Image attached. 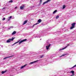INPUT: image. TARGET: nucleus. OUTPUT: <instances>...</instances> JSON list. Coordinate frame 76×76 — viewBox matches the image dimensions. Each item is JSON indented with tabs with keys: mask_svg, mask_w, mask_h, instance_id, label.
<instances>
[{
	"mask_svg": "<svg viewBox=\"0 0 76 76\" xmlns=\"http://www.w3.org/2000/svg\"><path fill=\"white\" fill-rule=\"evenodd\" d=\"M13 57V56H10L8 57H6L4 58V60L5 59H6V58H10V57Z\"/></svg>",
	"mask_w": 76,
	"mask_h": 76,
	"instance_id": "1a4fd4ad",
	"label": "nucleus"
},
{
	"mask_svg": "<svg viewBox=\"0 0 76 76\" xmlns=\"http://www.w3.org/2000/svg\"><path fill=\"white\" fill-rule=\"evenodd\" d=\"M76 67V64L75 65H74V66H73L71 69H73V68H74V67Z\"/></svg>",
	"mask_w": 76,
	"mask_h": 76,
	"instance_id": "f3484780",
	"label": "nucleus"
},
{
	"mask_svg": "<svg viewBox=\"0 0 76 76\" xmlns=\"http://www.w3.org/2000/svg\"><path fill=\"white\" fill-rule=\"evenodd\" d=\"M41 39H40V40H41Z\"/></svg>",
	"mask_w": 76,
	"mask_h": 76,
	"instance_id": "7c9ffc66",
	"label": "nucleus"
},
{
	"mask_svg": "<svg viewBox=\"0 0 76 76\" xmlns=\"http://www.w3.org/2000/svg\"><path fill=\"white\" fill-rule=\"evenodd\" d=\"M13 28V26H11L10 27V28Z\"/></svg>",
	"mask_w": 76,
	"mask_h": 76,
	"instance_id": "a878e982",
	"label": "nucleus"
},
{
	"mask_svg": "<svg viewBox=\"0 0 76 76\" xmlns=\"http://www.w3.org/2000/svg\"><path fill=\"white\" fill-rule=\"evenodd\" d=\"M39 61V60H37L34 61L33 62H30L29 64V65H30V64H33V63H36V62H37V61Z\"/></svg>",
	"mask_w": 76,
	"mask_h": 76,
	"instance_id": "20e7f679",
	"label": "nucleus"
},
{
	"mask_svg": "<svg viewBox=\"0 0 76 76\" xmlns=\"http://www.w3.org/2000/svg\"><path fill=\"white\" fill-rule=\"evenodd\" d=\"M70 72L72 73V74H74V73H75V72H74V71H71Z\"/></svg>",
	"mask_w": 76,
	"mask_h": 76,
	"instance_id": "4468645a",
	"label": "nucleus"
},
{
	"mask_svg": "<svg viewBox=\"0 0 76 76\" xmlns=\"http://www.w3.org/2000/svg\"><path fill=\"white\" fill-rule=\"evenodd\" d=\"M18 42H16L15 43L14 45H15V44H17V43H18Z\"/></svg>",
	"mask_w": 76,
	"mask_h": 76,
	"instance_id": "4be33fe9",
	"label": "nucleus"
},
{
	"mask_svg": "<svg viewBox=\"0 0 76 76\" xmlns=\"http://www.w3.org/2000/svg\"><path fill=\"white\" fill-rule=\"evenodd\" d=\"M40 3H41V2H42V0H40Z\"/></svg>",
	"mask_w": 76,
	"mask_h": 76,
	"instance_id": "bb28decb",
	"label": "nucleus"
},
{
	"mask_svg": "<svg viewBox=\"0 0 76 76\" xmlns=\"http://www.w3.org/2000/svg\"><path fill=\"white\" fill-rule=\"evenodd\" d=\"M9 29H10V28H9Z\"/></svg>",
	"mask_w": 76,
	"mask_h": 76,
	"instance_id": "473e14b6",
	"label": "nucleus"
},
{
	"mask_svg": "<svg viewBox=\"0 0 76 76\" xmlns=\"http://www.w3.org/2000/svg\"><path fill=\"white\" fill-rule=\"evenodd\" d=\"M6 72V71H2L1 72L2 74H4V73H5Z\"/></svg>",
	"mask_w": 76,
	"mask_h": 76,
	"instance_id": "dca6fc26",
	"label": "nucleus"
},
{
	"mask_svg": "<svg viewBox=\"0 0 76 76\" xmlns=\"http://www.w3.org/2000/svg\"><path fill=\"white\" fill-rule=\"evenodd\" d=\"M9 2L10 3H12V2H13V1L12 0L10 1H9Z\"/></svg>",
	"mask_w": 76,
	"mask_h": 76,
	"instance_id": "aec40b11",
	"label": "nucleus"
},
{
	"mask_svg": "<svg viewBox=\"0 0 76 76\" xmlns=\"http://www.w3.org/2000/svg\"><path fill=\"white\" fill-rule=\"evenodd\" d=\"M12 17L10 16V17L9 19H11L12 18Z\"/></svg>",
	"mask_w": 76,
	"mask_h": 76,
	"instance_id": "393cba45",
	"label": "nucleus"
},
{
	"mask_svg": "<svg viewBox=\"0 0 76 76\" xmlns=\"http://www.w3.org/2000/svg\"><path fill=\"white\" fill-rule=\"evenodd\" d=\"M58 18H59V16L58 15H57V16H56V19H58Z\"/></svg>",
	"mask_w": 76,
	"mask_h": 76,
	"instance_id": "a211bd4d",
	"label": "nucleus"
},
{
	"mask_svg": "<svg viewBox=\"0 0 76 76\" xmlns=\"http://www.w3.org/2000/svg\"><path fill=\"white\" fill-rule=\"evenodd\" d=\"M27 40V39H24V40H23L19 42V44H21L22 42H24V41H26Z\"/></svg>",
	"mask_w": 76,
	"mask_h": 76,
	"instance_id": "39448f33",
	"label": "nucleus"
},
{
	"mask_svg": "<svg viewBox=\"0 0 76 76\" xmlns=\"http://www.w3.org/2000/svg\"><path fill=\"white\" fill-rule=\"evenodd\" d=\"M20 9H21L22 10V9H23V6L20 7Z\"/></svg>",
	"mask_w": 76,
	"mask_h": 76,
	"instance_id": "ddd939ff",
	"label": "nucleus"
},
{
	"mask_svg": "<svg viewBox=\"0 0 76 76\" xmlns=\"http://www.w3.org/2000/svg\"><path fill=\"white\" fill-rule=\"evenodd\" d=\"M57 12V10H55L53 12V14H54L55 13H56Z\"/></svg>",
	"mask_w": 76,
	"mask_h": 76,
	"instance_id": "2eb2a0df",
	"label": "nucleus"
},
{
	"mask_svg": "<svg viewBox=\"0 0 76 76\" xmlns=\"http://www.w3.org/2000/svg\"><path fill=\"white\" fill-rule=\"evenodd\" d=\"M65 7H66V6L64 5L63 6V9H64Z\"/></svg>",
	"mask_w": 76,
	"mask_h": 76,
	"instance_id": "6ab92c4d",
	"label": "nucleus"
},
{
	"mask_svg": "<svg viewBox=\"0 0 76 76\" xmlns=\"http://www.w3.org/2000/svg\"><path fill=\"white\" fill-rule=\"evenodd\" d=\"M44 57V55H42V56H41V58H42V57Z\"/></svg>",
	"mask_w": 76,
	"mask_h": 76,
	"instance_id": "b1692460",
	"label": "nucleus"
},
{
	"mask_svg": "<svg viewBox=\"0 0 76 76\" xmlns=\"http://www.w3.org/2000/svg\"><path fill=\"white\" fill-rule=\"evenodd\" d=\"M41 20L39 19L38 21L37 22H39L37 23H36L35 24H34L33 26V27H34V26H35V25H37V24H38V23H40V22H41Z\"/></svg>",
	"mask_w": 76,
	"mask_h": 76,
	"instance_id": "7ed1b4c3",
	"label": "nucleus"
},
{
	"mask_svg": "<svg viewBox=\"0 0 76 76\" xmlns=\"http://www.w3.org/2000/svg\"><path fill=\"white\" fill-rule=\"evenodd\" d=\"M15 38V37H12V38L11 39H8L7 41V43L10 42V41H13V39H14Z\"/></svg>",
	"mask_w": 76,
	"mask_h": 76,
	"instance_id": "f257e3e1",
	"label": "nucleus"
},
{
	"mask_svg": "<svg viewBox=\"0 0 76 76\" xmlns=\"http://www.w3.org/2000/svg\"><path fill=\"white\" fill-rule=\"evenodd\" d=\"M75 25H76V23H74L72 24L71 25L72 26L70 28V29H73V28H75Z\"/></svg>",
	"mask_w": 76,
	"mask_h": 76,
	"instance_id": "f03ea898",
	"label": "nucleus"
},
{
	"mask_svg": "<svg viewBox=\"0 0 76 76\" xmlns=\"http://www.w3.org/2000/svg\"><path fill=\"white\" fill-rule=\"evenodd\" d=\"M38 38H40V37L39 36H38Z\"/></svg>",
	"mask_w": 76,
	"mask_h": 76,
	"instance_id": "c756f323",
	"label": "nucleus"
},
{
	"mask_svg": "<svg viewBox=\"0 0 76 76\" xmlns=\"http://www.w3.org/2000/svg\"><path fill=\"white\" fill-rule=\"evenodd\" d=\"M6 19V18H4L3 19H2V20H4Z\"/></svg>",
	"mask_w": 76,
	"mask_h": 76,
	"instance_id": "5701e85b",
	"label": "nucleus"
},
{
	"mask_svg": "<svg viewBox=\"0 0 76 76\" xmlns=\"http://www.w3.org/2000/svg\"><path fill=\"white\" fill-rule=\"evenodd\" d=\"M17 7H15V9H17Z\"/></svg>",
	"mask_w": 76,
	"mask_h": 76,
	"instance_id": "c85d7f7f",
	"label": "nucleus"
},
{
	"mask_svg": "<svg viewBox=\"0 0 76 76\" xmlns=\"http://www.w3.org/2000/svg\"><path fill=\"white\" fill-rule=\"evenodd\" d=\"M69 45V44L68 45H67L66 46L65 48L60 49V50H59V51H61V50H64V49H66V48H67V47H68Z\"/></svg>",
	"mask_w": 76,
	"mask_h": 76,
	"instance_id": "423d86ee",
	"label": "nucleus"
},
{
	"mask_svg": "<svg viewBox=\"0 0 76 76\" xmlns=\"http://www.w3.org/2000/svg\"><path fill=\"white\" fill-rule=\"evenodd\" d=\"M7 20H10V19H8Z\"/></svg>",
	"mask_w": 76,
	"mask_h": 76,
	"instance_id": "cd10ccee",
	"label": "nucleus"
},
{
	"mask_svg": "<svg viewBox=\"0 0 76 76\" xmlns=\"http://www.w3.org/2000/svg\"><path fill=\"white\" fill-rule=\"evenodd\" d=\"M3 9H4L3 8Z\"/></svg>",
	"mask_w": 76,
	"mask_h": 76,
	"instance_id": "2f4dec72",
	"label": "nucleus"
},
{
	"mask_svg": "<svg viewBox=\"0 0 76 76\" xmlns=\"http://www.w3.org/2000/svg\"><path fill=\"white\" fill-rule=\"evenodd\" d=\"M25 66H26V65H25L23 66H22L21 67L20 69H23V68H24V67H25Z\"/></svg>",
	"mask_w": 76,
	"mask_h": 76,
	"instance_id": "9b49d317",
	"label": "nucleus"
},
{
	"mask_svg": "<svg viewBox=\"0 0 76 76\" xmlns=\"http://www.w3.org/2000/svg\"><path fill=\"white\" fill-rule=\"evenodd\" d=\"M66 55H67V54H66L63 55H62L61 56H66Z\"/></svg>",
	"mask_w": 76,
	"mask_h": 76,
	"instance_id": "412c9836",
	"label": "nucleus"
},
{
	"mask_svg": "<svg viewBox=\"0 0 76 76\" xmlns=\"http://www.w3.org/2000/svg\"><path fill=\"white\" fill-rule=\"evenodd\" d=\"M50 0H48L46 1H45L43 3L42 5H44V4H46V3H47L48 2H49V1H50Z\"/></svg>",
	"mask_w": 76,
	"mask_h": 76,
	"instance_id": "0eeeda50",
	"label": "nucleus"
},
{
	"mask_svg": "<svg viewBox=\"0 0 76 76\" xmlns=\"http://www.w3.org/2000/svg\"><path fill=\"white\" fill-rule=\"evenodd\" d=\"M27 22H28L27 20L25 21L24 22V23L23 24V25H25V24H26V23H27Z\"/></svg>",
	"mask_w": 76,
	"mask_h": 76,
	"instance_id": "9d476101",
	"label": "nucleus"
},
{
	"mask_svg": "<svg viewBox=\"0 0 76 76\" xmlns=\"http://www.w3.org/2000/svg\"><path fill=\"white\" fill-rule=\"evenodd\" d=\"M16 33V32L14 31L13 33H12V35H15V34Z\"/></svg>",
	"mask_w": 76,
	"mask_h": 76,
	"instance_id": "f8f14e48",
	"label": "nucleus"
},
{
	"mask_svg": "<svg viewBox=\"0 0 76 76\" xmlns=\"http://www.w3.org/2000/svg\"><path fill=\"white\" fill-rule=\"evenodd\" d=\"M50 46H51V44L49 45H48L47 46H46V50H48L49 49V48L50 47Z\"/></svg>",
	"mask_w": 76,
	"mask_h": 76,
	"instance_id": "6e6552de",
	"label": "nucleus"
}]
</instances>
